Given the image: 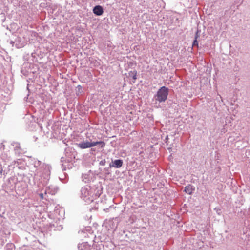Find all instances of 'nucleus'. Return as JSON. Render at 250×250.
<instances>
[{"mask_svg": "<svg viewBox=\"0 0 250 250\" xmlns=\"http://www.w3.org/2000/svg\"><path fill=\"white\" fill-rule=\"evenodd\" d=\"M168 89L167 88L163 86L157 92L156 100L160 102L165 101L167 97Z\"/></svg>", "mask_w": 250, "mask_h": 250, "instance_id": "f257e3e1", "label": "nucleus"}, {"mask_svg": "<svg viewBox=\"0 0 250 250\" xmlns=\"http://www.w3.org/2000/svg\"><path fill=\"white\" fill-rule=\"evenodd\" d=\"M98 144H102V146H104L105 145V143L102 141L99 142H88V141H83L80 143L77 144V146L82 149H85L87 148H90L92 146H94Z\"/></svg>", "mask_w": 250, "mask_h": 250, "instance_id": "f03ea898", "label": "nucleus"}, {"mask_svg": "<svg viewBox=\"0 0 250 250\" xmlns=\"http://www.w3.org/2000/svg\"><path fill=\"white\" fill-rule=\"evenodd\" d=\"M123 165V161L121 160H116L112 161L110 164L109 167H114L115 168H120Z\"/></svg>", "mask_w": 250, "mask_h": 250, "instance_id": "7ed1b4c3", "label": "nucleus"}, {"mask_svg": "<svg viewBox=\"0 0 250 250\" xmlns=\"http://www.w3.org/2000/svg\"><path fill=\"white\" fill-rule=\"evenodd\" d=\"M93 12L95 15L97 16H101L104 13L103 8L100 5H97L94 7Z\"/></svg>", "mask_w": 250, "mask_h": 250, "instance_id": "20e7f679", "label": "nucleus"}, {"mask_svg": "<svg viewBox=\"0 0 250 250\" xmlns=\"http://www.w3.org/2000/svg\"><path fill=\"white\" fill-rule=\"evenodd\" d=\"M71 158V157H62V165L64 167H69L70 166V165L69 164H67L66 161H69L68 159Z\"/></svg>", "mask_w": 250, "mask_h": 250, "instance_id": "39448f33", "label": "nucleus"}, {"mask_svg": "<svg viewBox=\"0 0 250 250\" xmlns=\"http://www.w3.org/2000/svg\"><path fill=\"white\" fill-rule=\"evenodd\" d=\"M193 191V186L190 185H188L185 188V191L188 194H192Z\"/></svg>", "mask_w": 250, "mask_h": 250, "instance_id": "423d86ee", "label": "nucleus"}, {"mask_svg": "<svg viewBox=\"0 0 250 250\" xmlns=\"http://www.w3.org/2000/svg\"><path fill=\"white\" fill-rule=\"evenodd\" d=\"M137 71L134 70L133 71H130L129 73V75L130 76H132V78L133 79V80L135 81H136V80L137 79Z\"/></svg>", "mask_w": 250, "mask_h": 250, "instance_id": "0eeeda50", "label": "nucleus"}, {"mask_svg": "<svg viewBox=\"0 0 250 250\" xmlns=\"http://www.w3.org/2000/svg\"><path fill=\"white\" fill-rule=\"evenodd\" d=\"M45 174L48 176L50 175V167L49 166H46L45 168Z\"/></svg>", "mask_w": 250, "mask_h": 250, "instance_id": "6e6552de", "label": "nucleus"}, {"mask_svg": "<svg viewBox=\"0 0 250 250\" xmlns=\"http://www.w3.org/2000/svg\"><path fill=\"white\" fill-rule=\"evenodd\" d=\"M197 35H196V39L194 41L193 44V45H195L196 44H197Z\"/></svg>", "mask_w": 250, "mask_h": 250, "instance_id": "1a4fd4ad", "label": "nucleus"}, {"mask_svg": "<svg viewBox=\"0 0 250 250\" xmlns=\"http://www.w3.org/2000/svg\"><path fill=\"white\" fill-rule=\"evenodd\" d=\"M40 198L42 199H43V195L42 193H41L40 194Z\"/></svg>", "mask_w": 250, "mask_h": 250, "instance_id": "9d476101", "label": "nucleus"}, {"mask_svg": "<svg viewBox=\"0 0 250 250\" xmlns=\"http://www.w3.org/2000/svg\"><path fill=\"white\" fill-rule=\"evenodd\" d=\"M100 164H101V165H104V162H103V161H101V162H100Z\"/></svg>", "mask_w": 250, "mask_h": 250, "instance_id": "9b49d317", "label": "nucleus"}, {"mask_svg": "<svg viewBox=\"0 0 250 250\" xmlns=\"http://www.w3.org/2000/svg\"><path fill=\"white\" fill-rule=\"evenodd\" d=\"M166 140H167V139H168V137H167V136L166 137Z\"/></svg>", "mask_w": 250, "mask_h": 250, "instance_id": "f8f14e48", "label": "nucleus"}]
</instances>
